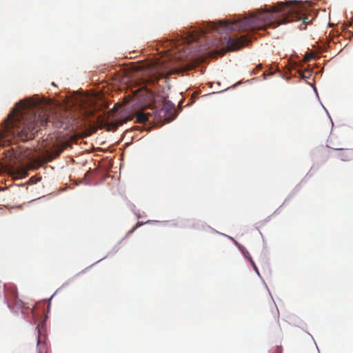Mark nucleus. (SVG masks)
<instances>
[{
  "label": "nucleus",
  "mask_w": 353,
  "mask_h": 353,
  "mask_svg": "<svg viewBox=\"0 0 353 353\" xmlns=\"http://www.w3.org/2000/svg\"><path fill=\"white\" fill-rule=\"evenodd\" d=\"M248 258L249 259L253 268L254 269V270L257 272V274H259V271H258V268L254 263V261H253V259H252V257L249 255V256H248Z\"/></svg>",
  "instance_id": "obj_13"
},
{
  "label": "nucleus",
  "mask_w": 353,
  "mask_h": 353,
  "mask_svg": "<svg viewBox=\"0 0 353 353\" xmlns=\"http://www.w3.org/2000/svg\"><path fill=\"white\" fill-rule=\"evenodd\" d=\"M332 149L338 152L336 157L341 161H347L353 159V150L342 148H332Z\"/></svg>",
  "instance_id": "obj_5"
},
{
  "label": "nucleus",
  "mask_w": 353,
  "mask_h": 353,
  "mask_svg": "<svg viewBox=\"0 0 353 353\" xmlns=\"http://www.w3.org/2000/svg\"><path fill=\"white\" fill-rule=\"evenodd\" d=\"M183 39V43H190L192 42L197 41L198 36L194 34H190L188 36H187L185 39Z\"/></svg>",
  "instance_id": "obj_9"
},
{
  "label": "nucleus",
  "mask_w": 353,
  "mask_h": 353,
  "mask_svg": "<svg viewBox=\"0 0 353 353\" xmlns=\"http://www.w3.org/2000/svg\"><path fill=\"white\" fill-rule=\"evenodd\" d=\"M17 299V295L14 294V299Z\"/></svg>",
  "instance_id": "obj_17"
},
{
  "label": "nucleus",
  "mask_w": 353,
  "mask_h": 353,
  "mask_svg": "<svg viewBox=\"0 0 353 353\" xmlns=\"http://www.w3.org/2000/svg\"><path fill=\"white\" fill-rule=\"evenodd\" d=\"M302 19L300 8L295 1L279 2L273 6L257 10L248 17L238 18L233 21H220L219 26L212 25V28L219 30V27L227 30L254 32L268 28H274L281 24Z\"/></svg>",
  "instance_id": "obj_2"
},
{
  "label": "nucleus",
  "mask_w": 353,
  "mask_h": 353,
  "mask_svg": "<svg viewBox=\"0 0 353 353\" xmlns=\"http://www.w3.org/2000/svg\"><path fill=\"white\" fill-rule=\"evenodd\" d=\"M142 225H143L142 222H139V221L137 222V224L130 230L128 231V235L132 234L137 230V228H139V226H141Z\"/></svg>",
  "instance_id": "obj_11"
},
{
  "label": "nucleus",
  "mask_w": 353,
  "mask_h": 353,
  "mask_svg": "<svg viewBox=\"0 0 353 353\" xmlns=\"http://www.w3.org/2000/svg\"><path fill=\"white\" fill-rule=\"evenodd\" d=\"M130 119H131V118H130V117H129V118H126V119H125V121H121V122H119V123L120 125H121V124H123V123L127 122L128 121H129V120H130Z\"/></svg>",
  "instance_id": "obj_15"
},
{
  "label": "nucleus",
  "mask_w": 353,
  "mask_h": 353,
  "mask_svg": "<svg viewBox=\"0 0 353 353\" xmlns=\"http://www.w3.org/2000/svg\"><path fill=\"white\" fill-rule=\"evenodd\" d=\"M161 111L165 113V114L168 112H170V111L172 112V114L173 112H175V108L173 104H171V103L167 102L163 105V109L161 110Z\"/></svg>",
  "instance_id": "obj_8"
},
{
  "label": "nucleus",
  "mask_w": 353,
  "mask_h": 353,
  "mask_svg": "<svg viewBox=\"0 0 353 353\" xmlns=\"http://www.w3.org/2000/svg\"><path fill=\"white\" fill-rule=\"evenodd\" d=\"M282 348L281 347H276L274 350V353H282Z\"/></svg>",
  "instance_id": "obj_14"
},
{
  "label": "nucleus",
  "mask_w": 353,
  "mask_h": 353,
  "mask_svg": "<svg viewBox=\"0 0 353 353\" xmlns=\"http://www.w3.org/2000/svg\"><path fill=\"white\" fill-rule=\"evenodd\" d=\"M69 145L68 142H64L61 144L57 143H54L50 150H46L43 152V162H50L52 161L56 157L59 156Z\"/></svg>",
  "instance_id": "obj_3"
},
{
  "label": "nucleus",
  "mask_w": 353,
  "mask_h": 353,
  "mask_svg": "<svg viewBox=\"0 0 353 353\" xmlns=\"http://www.w3.org/2000/svg\"><path fill=\"white\" fill-rule=\"evenodd\" d=\"M3 154H5L6 159H11L13 155V152H11L10 150H7L3 152Z\"/></svg>",
  "instance_id": "obj_12"
},
{
  "label": "nucleus",
  "mask_w": 353,
  "mask_h": 353,
  "mask_svg": "<svg viewBox=\"0 0 353 353\" xmlns=\"http://www.w3.org/2000/svg\"><path fill=\"white\" fill-rule=\"evenodd\" d=\"M305 20H306V18H304L303 20V23H306Z\"/></svg>",
  "instance_id": "obj_16"
},
{
  "label": "nucleus",
  "mask_w": 353,
  "mask_h": 353,
  "mask_svg": "<svg viewBox=\"0 0 353 353\" xmlns=\"http://www.w3.org/2000/svg\"><path fill=\"white\" fill-rule=\"evenodd\" d=\"M250 42V39L245 35L239 37H229L227 40V48L228 50H237L243 48Z\"/></svg>",
  "instance_id": "obj_4"
},
{
  "label": "nucleus",
  "mask_w": 353,
  "mask_h": 353,
  "mask_svg": "<svg viewBox=\"0 0 353 353\" xmlns=\"http://www.w3.org/2000/svg\"><path fill=\"white\" fill-rule=\"evenodd\" d=\"M152 115L150 112H144L143 111H139L136 115L137 122L139 123H145L147 121H150V118Z\"/></svg>",
  "instance_id": "obj_6"
},
{
  "label": "nucleus",
  "mask_w": 353,
  "mask_h": 353,
  "mask_svg": "<svg viewBox=\"0 0 353 353\" xmlns=\"http://www.w3.org/2000/svg\"><path fill=\"white\" fill-rule=\"evenodd\" d=\"M49 125L55 128H69L61 114H50L46 108L41 107L39 100H21L0 125V145H9L15 137L22 141L32 139L39 131V127Z\"/></svg>",
  "instance_id": "obj_1"
},
{
  "label": "nucleus",
  "mask_w": 353,
  "mask_h": 353,
  "mask_svg": "<svg viewBox=\"0 0 353 353\" xmlns=\"http://www.w3.org/2000/svg\"><path fill=\"white\" fill-rule=\"evenodd\" d=\"M160 77H157V76H152L151 77H150L149 79H148L145 81V88L146 90H148V92H149L150 93H152V89L151 88H149L148 86L149 85H154L155 83H157L158 82V81L159 80Z\"/></svg>",
  "instance_id": "obj_7"
},
{
  "label": "nucleus",
  "mask_w": 353,
  "mask_h": 353,
  "mask_svg": "<svg viewBox=\"0 0 353 353\" xmlns=\"http://www.w3.org/2000/svg\"><path fill=\"white\" fill-rule=\"evenodd\" d=\"M37 345H38V352L39 353H45L46 345H45V343H41L39 337L38 338Z\"/></svg>",
  "instance_id": "obj_10"
}]
</instances>
